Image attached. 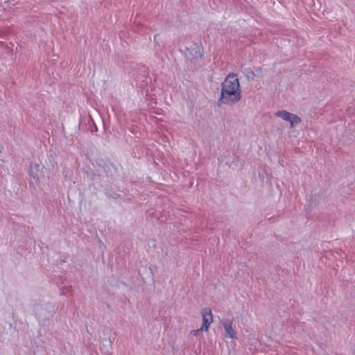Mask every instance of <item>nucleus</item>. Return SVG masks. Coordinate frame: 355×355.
Instances as JSON below:
<instances>
[{
	"mask_svg": "<svg viewBox=\"0 0 355 355\" xmlns=\"http://www.w3.org/2000/svg\"><path fill=\"white\" fill-rule=\"evenodd\" d=\"M251 73H252V76L249 75V76H248V78L254 79V76H255V74L253 72H252Z\"/></svg>",
	"mask_w": 355,
	"mask_h": 355,
	"instance_id": "nucleus-8",
	"label": "nucleus"
},
{
	"mask_svg": "<svg viewBox=\"0 0 355 355\" xmlns=\"http://www.w3.org/2000/svg\"><path fill=\"white\" fill-rule=\"evenodd\" d=\"M276 116L281 118L282 120L289 123L291 128L295 127L300 122V119L292 113L286 110H280L275 113Z\"/></svg>",
	"mask_w": 355,
	"mask_h": 355,
	"instance_id": "nucleus-4",
	"label": "nucleus"
},
{
	"mask_svg": "<svg viewBox=\"0 0 355 355\" xmlns=\"http://www.w3.org/2000/svg\"><path fill=\"white\" fill-rule=\"evenodd\" d=\"M186 56L188 59H195L202 56V47L198 44H193L187 47Z\"/></svg>",
	"mask_w": 355,
	"mask_h": 355,
	"instance_id": "nucleus-5",
	"label": "nucleus"
},
{
	"mask_svg": "<svg viewBox=\"0 0 355 355\" xmlns=\"http://www.w3.org/2000/svg\"><path fill=\"white\" fill-rule=\"evenodd\" d=\"M225 329V336L230 338H235L236 336V331L232 329V323L226 320L223 323Z\"/></svg>",
	"mask_w": 355,
	"mask_h": 355,
	"instance_id": "nucleus-7",
	"label": "nucleus"
},
{
	"mask_svg": "<svg viewBox=\"0 0 355 355\" xmlns=\"http://www.w3.org/2000/svg\"><path fill=\"white\" fill-rule=\"evenodd\" d=\"M111 340L103 339L100 344V352L101 355H110L111 354Z\"/></svg>",
	"mask_w": 355,
	"mask_h": 355,
	"instance_id": "nucleus-6",
	"label": "nucleus"
},
{
	"mask_svg": "<svg viewBox=\"0 0 355 355\" xmlns=\"http://www.w3.org/2000/svg\"><path fill=\"white\" fill-rule=\"evenodd\" d=\"M202 327L193 331L195 336H197L199 331H208L211 324L213 322L211 311L209 309H204L202 311Z\"/></svg>",
	"mask_w": 355,
	"mask_h": 355,
	"instance_id": "nucleus-3",
	"label": "nucleus"
},
{
	"mask_svg": "<svg viewBox=\"0 0 355 355\" xmlns=\"http://www.w3.org/2000/svg\"><path fill=\"white\" fill-rule=\"evenodd\" d=\"M241 98L239 79L234 74H230L222 84L220 101L221 103L232 104Z\"/></svg>",
	"mask_w": 355,
	"mask_h": 355,
	"instance_id": "nucleus-1",
	"label": "nucleus"
},
{
	"mask_svg": "<svg viewBox=\"0 0 355 355\" xmlns=\"http://www.w3.org/2000/svg\"><path fill=\"white\" fill-rule=\"evenodd\" d=\"M29 176L32 184L40 182L44 178V166L39 162H33L31 164Z\"/></svg>",
	"mask_w": 355,
	"mask_h": 355,
	"instance_id": "nucleus-2",
	"label": "nucleus"
}]
</instances>
